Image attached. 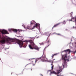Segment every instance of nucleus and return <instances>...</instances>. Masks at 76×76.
<instances>
[{"label": "nucleus", "mask_w": 76, "mask_h": 76, "mask_svg": "<svg viewBox=\"0 0 76 76\" xmlns=\"http://www.w3.org/2000/svg\"><path fill=\"white\" fill-rule=\"evenodd\" d=\"M47 34H48V33H47Z\"/></svg>", "instance_id": "obj_28"}, {"label": "nucleus", "mask_w": 76, "mask_h": 76, "mask_svg": "<svg viewBox=\"0 0 76 76\" xmlns=\"http://www.w3.org/2000/svg\"><path fill=\"white\" fill-rule=\"evenodd\" d=\"M56 55H57V54H55L52 55V58H53L54 57V56H56Z\"/></svg>", "instance_id": "obj_14"}, {"label": "nucleus", "mask_w": 76, "mask_h": 76, "mask_svg": "<svg viewBox=\"0 0 76 76\" xmlns=\"http://www.w3.org/2000/svg\"><path fill=\"white\" fill-rule=\"evenodd\" d=\"M63 24H65V21H64L63 22Z\"/></svg>", "instance_id": "obj_21"}, {"label": "nucleus", "mask_w": 76, "mask_h": 76, "mask_svg": "<svg viewBox=\"0 0 76 76\" xmlns=\"http://www.w3.org/2000/svg\"><path fill=\"white\" fill-rule=\"evenodd\" d=\"M18 37H21V38H23V36H18Z\"/></svg>", "instance_id": "obj_19"}, {"label": "nucleus", "mask_w": 76, "mask_h": 76, "mask_svg": "<svg viewBox=\"0 0 76 76\" xmlns=\"http://www.w3.org/2000/svg\"><path fill=\"white\" fill-rule=\"evenodd\" d=\"M31 25H34L35 24V21L34 20H32L31 22Z\"/></svg>", "instance_id": "obj_11"}, {"label": "nucleus", "mask_w": 76, "mask_h": 76, "mask_svg": "<svg viewBox=\"0 0 76 76\" xmlns=\"http://www.w3.org/2000/svg\"><path fill=\"white\" fill-rule=\"evenodd\" d=\"M29 38H31V39H33V40H34V37L31 38V37H29Z\"/></svg>", "instance_id": "obj_18"}, {"label": "nucleus", "mask_w": 76, "mask_h": 76, "mask_svg": "<svg viewBox=\"0 0 76 76\" xmlns=\"http://www.w3.org/2000/svg\"><path fill=\"white\" fill-rule=\"evenodd\" d=\"M12 31L15 32H17L18 31V30H17L16 29H14Z\"/></svg>", "instance_id": "obj_13"}, {"label": "nucleus", "mask_w": 76, "mask_h": 76, "mask_svg": "<svg viewBox=\"0 0 76 76\" xmlns=\"http://www.w3.org/2000/svg\"><path fill=\"white\" fill-rule=\"evenodd\" d=\"M71 52V51L70 50V49H68L67 50V52L68 53V54H70V53Z\"/></svg>", "instance_id": "obj_12"}, {"label": "nucleus", "mask_w": 76, "mask_h": 76, "mask_svg": "<svg viewBox=\"0 0 76 76\" xmlns=\"http://www.w3.org/2000/svg\"><path fill=\"white\" fill-rule=\"evenodd\" d=\"M28 29H29V28L28 27L27 28Z\"/></svg>", "instance_id": "obj_31"}, {"label": "nucleus", "mask_w": 76, "mask_h": 76, "mask_svg": "<svg viewBox=\"0 0 76 76\" xmlns=\"http://www.w3.org/2000/svg\"><path fill=\"white\" fill-rule=\"evenodd\" d=\"M1 33L2 34H8V32L6 30H3L1 32Z\"/></svg>", "instance_id": "obj_8"}, {"label": "nucleus", "mask_w": 76, "mask_h": 76, "mask_svg": "<svg viewBox=\"0 0 76 76\" xmlns=\"http://www.w3.org/2000/svg\"><path fill=\"white\" fill-rule=\"evenodd\" d=\"M40 25V24L38 23H36V24L34 26H33L32 28V29H33L35 28H37V27L39 26Z\"/></svg>", "instance_id": "obj_7"}, {"label": "nucleus", "mask_w": 76, "mask_h": 76, "mask_svg": "<svg viewBox=\"0 0 76 76\" xmlns=\"http://www.w3.org/2000/svg\"><path fill=\"white\" fill-rule=\"evenodd\" d=\"M41 59L42 61H47V62H51L50 60H48L47 58H46V56L45 55H43L42 56L39 58H37L35 62V63H33V64H35L37 61H38L39 60Z\"/></svg>", "instance_id": "obj_2"}, {"label": "nucleus", "mask_w": 76, "mask_h": 76, "mask_svg": "<svg viewBox=\"0 0 76 76\" xmlns=\"http://www.w3.org/2000/svg\"><path fill=\"white\" fill-rule=\"evenodd\" d=\"M75 23H76V18H75Z\"/></svg>", "instance_id": "obj_24"}, {"label": "nucleus", "mask_w": 76, "mask_h": 76, "mask_svg": "<svg viewBox=\"0 0 76 76\" xmlns=\"http://www.w3.org/2000/svg\"><path fill=\"white\" fill-rule=\"evenodd\" d=\"M9 31L10 32H12V31H13V29H9Z\"/></svg>", "instance_id": "obj_15"}, {"label": "nucleus", "mask_w": 76, "mask_h": 76, "mask_svg": "<svg viewBox=\"0 0 76 76\" xmlns=\"http://www.w3.org/2000/svg\"><path fill=\"white\" fill-rule=\"evenodd\" d=\"M10 42H16L17 44H18L20 46V47H22L23 45V42L20 40H17L16 39H13L10 40Z\"/></svg>", "instance_id": "obj_3"}, {"label": "nucleus", "mask_w": 76, "mask_h": 76, "mask_svg": "<svg viewBox=\"0 0 76 76\" xmlns=\"http://www.w3.org/2000/svg\"><path fill=\"white\" fill-rule=\"evenodd\" d=\"M72 22H75V21H72Z\"/></svg>", "instance_id": "obj_30"}, {"label": "nucleus", "mask_w": 76, "mask_h": 76, "mask_svg": "<svg viewBox=\"0 0 76 76\" xmlns=\"http://www.w3.org/2000/svg\"><path fill=\"white\" fill-rule=\"evenodd\" d=\"M32 69H31V71H32Z\"/></svg>", "instance_id": "obj_29"}, {"label": "nucleus", "mask_w": 76, "mask_h": 76, "mask_svg": "<svg viewBox=\"0 0 76 76\" xmlns=\"http://www.w3.org/2000/svg\"><path fill=\"white\" fill-rule=\"evenodd\" d=\"M61 23H58L57 24H56L52 28V29H53V28H54L57 27V26L59 25H60V24Z\"/></svg>", "instance_id": "obj_9"}, {"label": "nucleus", "mask_w": 76, "mask_h": 76, "mask_svg": "<svg viewBox=\"0 0 76 76\" xmlns=\"http://www.w3.org/2000/svg\"><path fill=\"white\" fill-rule=\"evenodd\" d=\"M51 62H50V63H52V64H51V65H52V67L51 69L52 70H53V68H54V65L53 64V61H51V60H50Z\"/></svg>", "instance_id": "obj_10"}, {"label": "nucleus", "mask_w": 76, "mask_h": 76, "mask_svg": "<svg viewBox=\"0 0 76 76\" xmlns=\"http://www.w3.org/2000/svg\"><path fill=\"white\" fill-rule=\"evenodd\" d=\"M41 76H43V75H42V74H41Z\"/></svg>", "instance_id": "obj_27"}, {"label": "nucleus", "mask_w": 76, "mask_h": 76, "mask_svg": "<svg viewBox=\"0 0 76 76\" xmlns=\"http://www.w3.org/2000/svg\"><path fill=\"white\" fill-rule=\"evenodd\" d=\"M76 53V51H75L74 53Z\"/></svg>", "instance_id": "obj_26"}, {"label": "nucleus", "mask_w": 76, "mask_h": 76, "mask_svg": "<svg viewBox=\"0 0 76 76\" xmlns=\"http://www.w3.org/2000/svg\"><path fill=\"white\" fill-rule=\"evenodd\" d=\"M26 47V46L25 47V48Z\"/></svg>", "instance_id": "obj_32"}, {"label": "nucleus", "mask_w": 76, "mask_h": 76, "mask_svg": "<svg viewBox=\"0 0 76 76\" xmlns=\"http://www.w3.org/2000/svg\"><path fill=\"white\" fill-rule=\"evenodd\" d=\"M69 21H72V19H71V20H69Z\"/></svg>", "instance_id": "obj_23"}, {"label": "nucleus", "mask_w": 76, "mask_h": 76, "mask_svg": "<svg viewBox=\"0 0 76 76\" xmlns=\"http://www.w3.org/2000/svg\"><path fill=\"white\" fill-rule=\"evenodd\" d=\"M72 14H73L72 12H71V13H70V15H71V17H72Z\"/></svg>", "instance_id": "obj_16"}, {"label": "nucleus", "mask_w": 76, "mask_h": 76, "mask_svg": "<svg viewBox=\"0 0 76 76\" xmlns=\"http://www.w3.org/2000/svg\"><path fill=\"white\" fill-rule=\"evenodd\" d=\"M57 35H61V34H57Z\"/></svg>", "instance_id": "obj_20"}, {"label": "nucleus", "mask_w": 76, "mask_h": 76, "mask_svg": "<svg viewBox=\"0 0 76 76\" xmlns=\"http://www.w3.org/2000/svg\"><path fill=\"white\" fill-rule=\"evenodd\" d=\"M59 70H57V72H56L55 71H53V72L51 71V70H49V72H50V73L51 74H53V73L54 74H55V75H57V76H61V75H58L59 73H60L61 72H62V66H61L59 67Z\"/></svg>", "instance_id": "obj_4"}, {"label": "nucleus", "mask_w": 76, "mask_h": 76, "mask_svg": "<svg viewBox=\"0 0 76 76\" xmlns=\"http://www.w3.org/2000/svg\"><path fill=\"white\" fill-rule=\"evenodd\" d=\"M6 40H5V37H2L1 38V40H0V44H5Z\"/></svg>", "instance_id": "obj_6"}, {"label": "nucleus", "mask_w": 76, "mask_h": 76, "mask_svg": "<svg viewBox=\"0 0 76 76\" xmlns=\"http://www.w3.org/2000/svg\"><path fill=\"white\" fill-rule=\"evenodd\" d=\"M62 59L64 60V64H63V67H64L65 64H66V60H67V54L64 55L62 56Z\"/></svg>", "instance_id": "obj_5"}, {"label": "nucleus", "mask_w": 76, "mask_h": 76, "mask_svg": "<svg viewBox=\"0 0 76 76\" xmlns=\"http://www.w3.org/2000/svg\"><path fill=\"white\" fill-rule=\"evenodd\" d=\"M47 42H48V43H49V42H50V40H48V41Z\"/></svg>", "instance_id": "obj_22"}, {"label": "nucleus", "mask_w": 76, "mask_h": 76, "mask_svg": "<svg viewBox=\"0 0 76 76\" xmlns=\"http://www.w3.org/2000/svg\"><path fill=\"white\" fill-rule=\"evenodd\" d=\"M63 52H67V50H65L64 51L62 52V53H63Z\"/></svg>", "instance_id": "obj_17"}, {"label": "nucleus", "mask_w": 76, "mask_h": 76, "mask_svg": "<svg viewBox=\"0 0 76 76\" xmlns=\"http://www.w3.org/2000/svg\"><path fill=\"white\" fill-rule=\"evenodd\" d=\"M23 42H26V44H28V42H29L30 43V44L28 45V47L31 50H36L39 51V48L38 47V46L35 44L34 42L32 40H25L23 41Z\"/></svg>", "instance_id": "obj_1"}, {"label": "nucleus", "mask_w": 76, "mask_h": 76, "mask_svg": "<svg viewBox=\"0 0 76 76\" xmlns=\"http://www.w3.org/2000/svg\"><path fill=\"white\" fill-rule=\"evenodd\" d=\"M67 61H69V60L68 59H67Z\"/></svg>", "instance_id": "obj_25"}]
</instances>
